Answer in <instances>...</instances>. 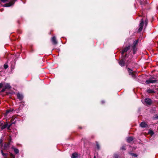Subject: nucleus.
Here are the masks:
<instances>
[{"instance_id": "9", "label": "nucleus", "mask_w": 158, "mask_h": 158, "mask_svg": "<svg viewBox=\"0 0 158 158\" xmlns=\"http://www.w3.org/2000/svg\"><path fill=\"white\" fill-rule=\"evenodd\" d=\"M140 126L142 127H146L148 126L147 124L145 122H143L140 124Z\"/></svg>"}, {"instance_id": "13", "label": "nucleus", "mask_w": 158, "mask_h": 158, "mask_svg": "<svg viewBox=\"0 0 158 158\" xmlns=\"http://www.w3.org/2000/svg\"><path fill=\"white\" fill-rule=\"evenodd\" d=\"M11 148L14 150V152L16 154H18V153H19V150L18 149L14 148V146H12Z\"/></svg>"}, {"instance_id": "33", "label": "nucleus", "mask_w": 158, "mask_h": 158, "mask_svg": "<svg viewBox=\"0 0 158 158\" xmlns=\"http://www.w3.org/2000/svg\"><path fill=\"white\" fill-rule=\"evenodd\" d=\"M105 102L103 101H102V103H104Z\"/></svg>"}, {"instance_id": "21", "label": "nucleus", "mask_w": 158, "mask_h": 158, "mask_svg": "<svg viewBox=\"0 0 158 158\" xmlns=\"http://www.w3.org/2000/svg\"><path fill=\"white\" fill-rule=\"evenodd\" d=\"M130 154L132 156L136 157L137 156V155L135 153H130Z\"/></svg>"}, {"instance_id": "1", "label": "nucleus", "mask_w": 158, "mask_h": 158, "mask_svg": "<svg viewBox=\"0 0 158 158\" xmlns=\"http://www.w3.org/2000/svg\"><path fill=\"white\" fill-rule=\"evenodd\" d=\"M130 49V46H128L127 47H125L122 51L121 54L122 56L124 58H125L127 56V55H126L125 56H124V53L125 52H127Z\"/></svg>"}, {"instance_id": "6", "label": "nucleus", "mask_w": 158, "mask_h": 158, "mask_svg": "<svg viewBox=\"0 0 158 158\" xmlns=\"http://www.w3.org/2000/svg\"><path fill=\"white\" fill-rule=\"evenodd\" d=\"M156 81L157 80H152L151 79H150L146 81V83L147 84L154 83H156Z\"/></svg>"}, {"instance_id": "7", "label": "nucleus", "mask_w": 158, "mask_h": 158, "mask_svg": "<svg viewBox=\"0 0 158 158\" xmlns=\"http://www.w3.org/2000/svg\"><path fill=\"white\" fill-rule=\"evenodd\" d=\"M128 71L129 75H131L132 77L134 78H135V76L133 73L132 70H131L129 68H128Z\"/></svg>"}, {"instance_id": "29", "label": "nucleus", "mask_w": 158, "mask_h": 158, "mask_svg": "<svg viewBox=\"0 0 158 158\" xmlns=\"http://www.w3.org/2000/svg\"><path fill=\"white\" fill-rule=\"evenodd\" d=\"M3 86V84L2 83H0V88H2Z\"/></svg>"}, {"instance_id": "34", "label": "nucleus", "mask_w": 158, "mask_h": 158, "mask_svg": "<svg viewBox=\"0 0 158 158\" xmlns=\"http://www.w3.org/2000/svg\"><path fill=\"white\" fill-rule=\"evenodd\" d=\"M156 118H157V119H158V116H157V117H156Z\"/></svg>"}, {"instance_id": "4", "label": "nucleus", "mask_w": 158, "mask_h": 158, "mask_svg": "<svg viewBox=\"0 0 158 158\" xmlns=\"http://www.w3.org/2000/svg\"><path fill=\"white\" fill-rule=\"evenodd\" d=\"M16 0H11L10 2L6 3L4 5L5 7H9L14 4Z\"/></svg>"}, {"instance_id": "10", "label": "nucleus", "mask_w": 158, "mask_h": 158, "mask_svg": "<svg viewBox=\"0 0 158 158\" xmlns=\"http://www.w3.org/2000/svg\"><path fill=\"white\" fill-rule=\"evenodd\" d=\"M17 97L18 98L19 100H22L23 98V96L22 94H20L19 93L17 94Z\"/></svg>"}, {"instance_id": "25", "label": "nucleus", "mask_w": 158, "mask_h": 158, "mask_svg": "<svg viewBox=\"0 0 158 158\" xmlns=\"http://www.w3.org/2000/svg\"><path fill=\"white\" fill-rule=\"evenodd\" d=\"M6 89V88L4 87H3V89H2L1 90V92H4V91H5V90Z\"/></svg>"}, {"instance_id": "24", "label": "nucleus", "mask_w": 158, "mask_h": 158, "mask_svg": "<svg viewBox=\"0 0 158 158\" xmlns=\"http://www.w3.org/2000/svg\"><path fill=\"white\" fill-rule=\"evenodd\" d=\"M13 111V110H6V113L7 114L9 113L10 112H11Z\"/></svg>"}, {"instance_id": "18", "label": "nucleus", "mask_w": 158, "mask_h": 158, "mask_svg": "<svg viewBox=\"0 0 158 158\" xmlns=\"http://www.w3.org/2000/svg\"><path fill=\"white\" fill-rule=\"evenodd\" d=\"M147 91L149 93H155V91L153 90L150 89H148Z\"/></svg>"}, {"instance_id": "14", "label": "nucleus", "mask_w": 158, "mask_h": 158, "mask_svg": "<svg viewBox=\"0 0 158 158\" xmlns=\"http://www.w3.org/2000/svg\"><path fill=\"white\" fill-rule=\"evenodd\" d=\"M78 154L76 153H73L71 156L72 158H76L78 157Z\"/></svg>"}, {"instance_id": "28", "label": "nucleus", "mask_w": 158, "mask_h": 158, "mask_svg": "<svg viewBox=\"0 0 158 158\" xmlns=\"http://www.w3.org/2000/svg\"><path fill=\"white\" fill-rule=\"evenodd\" d=\"M96 146H97V148L98 149H99L100 148V147H99V144L98 143H97Z\"/></svg>"}, {"instance_id": "17", "label": "nucleus", "mask_w": 158, "mask_h": 158, "mask_svg": "<svg viewBox=\"0 0 158 158\" xmlns=\"http://www.w3.org/2000/svg\"><path fill=\"white\" fill-rule=\"evenodd\" d=\"M127 141L128 142L130 143L133 140V138L132 137H129L127 138Z\"/></svg>"}, {"instance_id": "2", "label": "nucleus", "mask_w": 158, "mask_h": 158, "mask_svg": "<svg viewBox=\"0 0 158 158\" xmlns=\"http://www.w3.org/2000/svg\"><path fill=\"white\" fill-rule=\"evenodd\" d=\"M138 43V40H135L133 43V44L132 45V50L133 52V54H135V52L136 51V47Z\"/></svg>"}, {"instance_id": "35", "label": "nucleus", "mask_w": 158, "mask_h": 158, "mask_svg": "<svg viewBox=\"0 0 158 158\" xmlns=\"http://www.w3.org/2000/svg\"><path fill=\"white\" fill-rule=\"evenodd\" d=\"M3 124V123H2L0 125H2V124Z\"/></svg>"}, {"instance_id": "8", "label": "nucleus", "mask_w": 158, "mask_h": 158, "mask_svg": "<svg viewBox=\"0 0 158 158\" xmlns=\"http://www.w3.org/2000/svg\"><path fill=\"white\" fill-rule=\"evenodd\" d=\"M10 142L8 143H6L4 145V149L5 150H7L9 149L10 147Z\"/></svg>"}, {"instance_id": "15", "label": "nucleus", "mask_w": 158, "mask_h": 158, "mask_svg": "<svg viewBox=\"0 0 158 158\" xmlns=\"http://www.w3.org/2000/svg\"><path fill=\"white\" fill-rule=\"evenodd\" d=\"M1 152L3 156L5 158H6L8 156V154L7 153H4L3 152L2 150L1 151Z\"/></svg>"}, {"instance_id": "16", "label": "nucleus", "mask_w": 158, "mask_h": 158, "mask_svg": "<svg viewBox=\"0 0 158 158\" xmlns=\"http://www.w3.org/2000/svg\"><path fill=\"white\" fill-rule=\"evenodd\" d=\"M5 87L6 89H10L11 88V86L9 84H6L5 86Z\"/></svg>"}, {"instance_id": "23", "label": "nucleus", "mask_w": 158, "mask_h": 158, "mask_svg": "<svg viewBox=\"0 0 158 158\" xmlns=\"http://www.w3.org/2000/svg\"><path fill=\"white\" fill-rule=\"evenodd\" d=\"M10 155L11 158H15V156L12 153H10Z\"/></svg>"}, {"instance_id": "27", "label": "nucleus", "mask_w": 158, "mask_h": 158, "mask_svg": "<svg viewBox=\"0 0 158 158\" xmlns=\"http://www.w3.org/2000/svg\"><path fill=\"white\" fill-rule=\"evenodd\" d=\"M4 68L5 69H6L8 67V65L7 64H4Z\"/></svg>"}, {"instance_id": "19", "label": "nucleus", "mask_w": 158, "mask_h": 158, "mask_svg": "<svg viewBox=\"0 0 158 158\" xmlns=\"http://www.w3.org/2000/svg\"><path fill=\"white\" fill-rule=\"evenodd\" d=\"M7 127V124H6L3 125L1 127V129L2 130L6 128Z\"/></svg>"}, {"instance_id": "32", "label": "nucleus", "mask_w": 158, "mask_h": 158, "mask_svg": "<svg viewBox=\"0 0 158 158\" xmlns=\"http://www.w3.org/2000/svg\"><path fill=\"white\" fill-rule=\"evenodd\" d=\"M2 139H1L0 140V143H2Z\"/></svg>"}, {"instance_id": "36", "label": "nucleus", "mask_w": 158, "mask_h": 158, "mask_svg": "<svg viewBox=\"0 0 158 158\" xmlns=\"http://www.w3.org/2000/svg\"><path fill=\"white\" fill-rule=\"evenodd\" d=\"M94 158H96L95 156H94Z\"/></svg>"}, {"instance_id": "11", "label": "nucleus", "mask_w": 158, "mask_h": 158, "mask_svg": "<svg viewBox=\"0 0 158 158\" xmlns=\"http://www.w3.org/2000/svg\"><path fill=\"white\" fill-rule=\"evenodd\" d=\"M52 41L54 44H56L57 43L55 36H53L52 38Z\"/></svg>"}, {"instance_id": "26", "label": "nucleus", "mask_w": 158, "mask_h": 158, "mask_svg": "<svg viewBox=\"0 0 158 158\" xmlns=\"http://www.w3.org/2000/svg\"><path fill=\"white\" fill-rule=\"evenodd\" d=\"M12 125V124H10L9 125H8L7 124V129H8V130H9L10 129V126H11V125Z\"/></svg>"}, {"instance_id": "20", "label": "nucleus", "mask_w": 158, "mask_h": 158, "mask_svg": "<svg viewBox=\"0 0 158 158\" xmlns=\"http://www.w3.org/2000/svg\"><path fill=\"white\" fill-rule=\"evenodd\" d=\"M148 133L151 135H152L154 134V132L152 131L149 130L148 131Z\"/></svg>"}, {"instance_id": "5", "label": "nucleus", "mask_w": 158, "mask_h": 158, "mask_svg": "<svg viewBox=\"0 0 158 158\" xmlns=\"http://www.w3.org/2000/svg\"><path fill=\"white\" fill-rule=\"evenodd\" d=\"M143 19H141L139 25V28L138 29V31L140 32L143 29Z\"/></svg>"}, {"instance_id": "12", "label": "nucleus", "mask_w": 158, "mask_h": 158, "mask_svg": "<svg viewBox=\"0 0 158 158\" xmlns=\"http://www.w3.org/2000/svg\"><path fill=\"white\" fill-rule=\"evenodd\" d=\"M125 61L123 59L121 60L119 62V65L121 66H123L124 65Z\"/></svg>"}, {"instance_id": "30", "label": "nucleus", "mask_w": 158, "mask_h": 158, "mask_svg": "<svg viewBox=\"0 0 158 158\" xmlns=\"http://www.w3.org/2000/svg\"><path fill=\"white\" fill-rule=\"evenodd\" d=\"M114 157L115 158H118V156L117 155H114Z\"/></svg>"}, {"instance_id": "31", "label": "nucleus", "mask_w": 158, "mask_h": 158, "mask_svg": "<svg viewBox=\"0 0 158 158\" xmlns=\"http://www.w3.org/2000/svg\"><path fill=\"white\" fill-rule=\"evenodd\" d=\"M121 149H122V150H125V147L124 146H123L122 147V148H121Z\"/></svg>"}, {"instance_id": "3", "label": "nucleus", "mask_w": 158, "mask_h": 158, "mask_svg": "<svg viewBox=\"0 0 158 158\" xmlns=\"http://www.w3.org/2000/svg\"><path fill=\"white\" fill-rule=\"evenodd\" d=\"M142 102L143 101L142 100ZM144 104H145L147 105H150L152 103V101L151 99L149 98H146L144 100V103L142 102Z\"/></svg>"}, {"instance_id": "22", "label": "nucleus", "mask_w": 158, "mask_h": 158, "mask_svg": "<svg viewBox=\"0 0 158 158\" xmlns=\"http://www.w3.org/2000/svg\"><path fill=\"white\" fill-rule=\"evenodd\" d=\"M148 23V19H146L145 21V26L146 27Z\"/></svg>"}]
</instances>
